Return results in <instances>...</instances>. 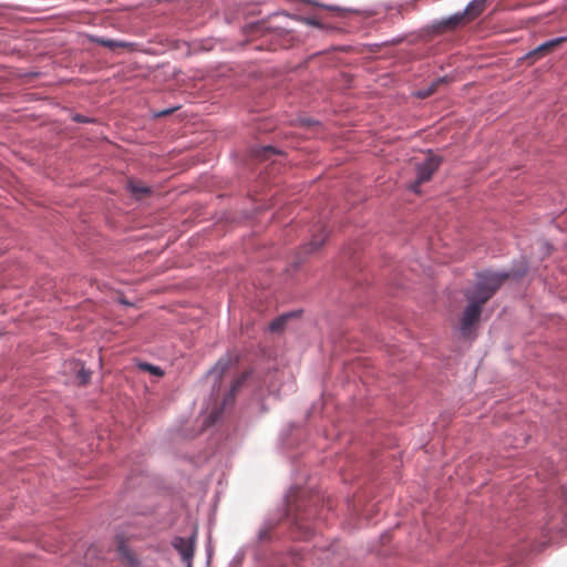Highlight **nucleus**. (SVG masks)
Wrapping results in <instances>:
<instances>
[{
  "label": "nucleus",
  "instance_id": "7",
  "mask_svg": "<svg viewBox=\"0 0 567 567\" xmlns=\"http://www.w3.org/2000/svg\"><path fill=\"white\" fill-rule=\"evenodd\" d=\"M231 364L230 358H220L215 367L208 372V379L214 380L215 382L220 380L225 372L229 369Z\"/></svg>",
  "mask_w": 567,
  "mask_h": 567
},
{
  "label": "nucleus",
  "instance_id": "23",
  "mask_svg": "<svg viewBox=\"0 0 567 567\" xmlns=\"http://www.w3.org/2000/svg\"><path fill=\"white\" fill-rule=\"evenodd\" d=\"M355 367H357V364H355V363H353V364H351V367H349V369L354 370V369H355Z\"/></svg>",
  "mask_w": 567,
  "mask_h": 567
},
{
  "label": "nucleus",
  "instance_id": "24",
  "mask_svg": "<svg viewBox=\"0 0 567 567\" xmlns=\"http://www.w3.org/2000/svg\"><path fill=\"white\" fill-rule=\"evenodd\" d=\"M186 566L185 567H193V563L192 561H188V564H185Z\"/></svg>",
  "mask_w": 567,
  "mask_h": 567
},
{
  "label": "nucleus",
  "instance_id": "6",
  "mask_svg": "<svg viewBox=\"0 0 567 567\" xmlns=\"http://www.w3.org/2000/svg\"><path fill=\"white\" fill-rule=\"evenodd\" d=\"M566 41H567L566 37H559V38L549 40V41L540 44L539 47H537L534 51H532L529 53V55L543 56V55L547 54L548 52L553 51L554 49L558 48Z\"/></svg>",
  "mask_w": 567,
  "mask_h": 567
},
{
  "label": "nucleus",
  "instance_id": "8",
  "mask_svg": "<svg viewBox=\"0 0 567 567\" xmlns=\"http://www.w3.org/2000/svg\"><path fill=\"white\" fill-rule=\"evenodd\" d=\"M487 0H473L465 10V14L470 17V19H474L478 17L486 8Z\"/></svg>",
  "mask_w": 567,
  "mask_h": 567
},
{
  "label": "nucleus",
  "instance_id": "15",
  "mask_svg": "<svg viewBox=\"0 0 567 567\" xmlns=\"http://www.w3.org/2000/svg\"><path fill=\"white\" fill-rule=\"evenodd\" d=\"M274 527H275L274 524H266L265 526H262L258 533L259 540L260 542L269 540Z\"/></svg>",
  "mask_w": 567,
  "mask_h": 567
},
{
  "label": "nucleus",
  "instance_id": "22",
  "mask_svg": "<svg viewBox=\"0 0 567 567\" xmlns=\"http://www.w3.org/2000/svg\"><path fill=\"white\" fill-rule=\"evenodd\" d=\"M172 111L171 110H167V111H164L161 113V115H166V114H169Z\"/></svg>",
  "mask_w": 567,
  "mask_h": 567
},
{
  "label": "nucleus",
  "instance_id": "9",
  "mask_svg": "<svg viewBox=\"0 0 567 567\" xmlns=\"http://www.w3.org/2000/svg\"><path fill=\"white\" fill-rule=\"evenodd\" d=\"M74 371L76 372V385L78 386L87 385V382L91 378V372L85 370L84 367L79 362L74 363Z\"/></svg>",
  "mask_w": 567,
  "mask_h": 567
},
{
  "label": "nucleus",
  "instance_id": "2",
  "mask_svg": "<svg viewBox=\"0 0 567 567\" xmlns=\"http://www.w3.org/2000/svg\"><path fill=\"white\" fill-rule=\"evenodd\" d=\"M235 392H209L205 399V408H203L199 415L200 430L205 431L214 425L221 416V414L234 404Z\"/></svg>",
  "mask_w": 567,
  "mask_h": 567
},
{
  "label": "nucleus",
  "instance_id": "19",
  "mask_svg": "<svg viewBox=\"0 0 567 567\" xmlns=\"http://www.w3.org/2000/svg\"><path fill=\"white\" fill-rule=\"evenodd\" d=\"M307 23L310 25H313V27H318V28L321 27V23L317 18H308Z\"/></svg>",
  "mask_w": 567,
  "mask_h": 567
},
{
  "label": "nucleus",
  "instance_id": "3",
  "mask_svg": "<svg viewBox=\"0 0 567 567\" xmlns=\"http://www.w3.org/2000/svg\"><path fill=\"white\" fill-rule=\"evenodd\" d=\"M441 161L439 157L434 155H429L426 158L416 166V179L414 183L410 185V189L414 193H420V186L429 182L434 174V172L439 168Z\"/></svg>",
  "mask_w": 567,
  "mask_h": 567
},
{
  "label": "nucleus",
  "instance_id": "21",
  "mask_svg": "<svg viewBox=\"0 0 567 567\" xmlns=\"http://www.w3.org/2000/svg\"><path fill=\"white\" fill-rule=\"evenodd\" d=\"M326 8L329 9V10H333V11H340V9L337 8V7H329V6H327Z\"/></svg>",
  "mask_w": 567,
  "mask_h": 567
},
{
  "label": "nucleus",
  "instance_id": "14",
  "mask_svg": "<svg viewBox=\"0 0 567 567\" xmlns=\"http://www.w3.org/2000/svg\"><path fill=\"white\" fill-rule=\"evenodd\" d=\"M255 156L261 159H267L279 152L272 146H264L254 151Z\"/></svg>",
  "mask_w": 567,
  "mask_h": 567
},
{
  "label": "nucleus",
  "instance_id": "5",
  "mask_svg": "<svg viewBox=\"0 0 567 567\" xmlns=\"http://www.w3.org/2000/svg\"><path fill=\"white\" fill-rule=\"evenodd\" d=\"M172 546L178 551L182 560L185 564H188V561L193 563V557H194V553H195L194 537L184 538V537L177 536L172 540Z\"/></svg>",
  "mask_w": 567,
  "mask_h": 567
},
{
  "label": "nucleus",
  "instance_id": "16",
  "mask_svg": "<svg viewBox=\"0 0 567 567\" xmlns=\"http://www.w3.org/2000/svg\"><path fill=\"white\" fill-rule=\"evenodd\" d=\"M130 187H131L132 193L135 194L136 196H143V195H146L150 193L148 187L143 186V185H137L133 182L130 184Z\"/></svg>",
  "mask_w": 567,
  "mask_h": 567
},
{
  "label": "nucleus",
  "instance_id": "1",
  "mask_svg": "<svg viewBox=\"0 0 567 567\" xmlns=\"http://www.w3.org/2000/svg\"><path fill=\"white\" fill-rule=\"evenodd\" d=\"M506 272H481L477 275V282L472 290L465 293L468 301L461 318V333L470 338L473 327L478 322L483 306L494 296L501 286L507 280Z\"/></svg>",
  "mask_w": 567,
  "mask_h": 567
},
{
  "label": "nucleus",
  "instance_id": "10",
  "mask_svg": "<svg viewBox=\"0 0 567 567\" xmlns=\"http://www.w3.org/2000/svg\"><path fill=\"white\" fill-rule=\"evenodd\" d=\"M327 237L328 233L326 231V229H322L320 234L315 235L312 240L306 246L307 251L310 252L318 250L323 245Z\"/></svg>",
  "mask_w": 567,
  "mask_h": 567
},
{
  "label": "nucleus",
  "instance_id": "18",
  "mask_svg": "<svg viewBox=\"0 0 567 567\" xmlns=\"http://www.w3.org/2000/svg\"><path fill=\"white\" fill-rule=\"evenodd\" d=\"M442 82H444V79H440V80H437V81L432 85V87H431V89H429V90H427V91H425V92H420V93H419V96H420V97H427V96H430V95L435 91V86H436L437 84L442 83Z\"/></svg>",
  "mask_w": 567,
  "mask_h": 567
},
{
  "label": "nucleus",
  "instance_id": "12",
  "mask_svg": "<svg viewBox=\"0 0 567 567\" xmlns=\"http://www.w3.org/2000/svg\"><path fill=\"white\" fill-rule=\"evenodd\" d=\"M118 553L121 555V557L132 567H135L138 565V560L137 558L135 557V555L130 550L127 549L125 546L121 545L118 547Z\"/></svg>",
  "mask_w": 567,
  "mask_h": 567
},
{
  "label": "nucleus",
  "instance_id": "11",
  "mask_svg": "<svg viewBox=\"0 0 567 567\" xmlns=\"http://www.w3.org/2000/svg\"><path fill=\"white\" fill-rule=\"evenodd\" d=\"M293 316V313L281 315L275 320H272L269 324V330L271 332H280L284 330L287 321Z\"/></svg>",
  "mask_w": 567,
  "mask_h": 567
},
{
  "label": "nucleus",
  "instance_id": "17",
  "mask_svg": "<svg viewBox=\"0 0 567 567\" xmlns=\"http://www.w3.org/2000/svg\"><path fill=\"white\" fill-rule=\"evenodd\" d=\"M100 44H102L105 48H115L122 45L121 43L114 41V40H106V39H100L97 40Z\"/></svg>",
  "mask_w": 567,
  "mask_h": 567
},
{
  "label": "nucleus",
  "instance_id": "20",
  "mask_svg": "<svg viewBox=\"0 0 567 567\" xmlns=\"http://www.w3.org/2000/svg\"><path fill=\"white\" fill-rule=\"evenodd\" d=\"M74 121H75V122H89V120H87V118H85V117H84V116H82V115H75V116H74Z\"/></svg>",
  "mask_w": 567,
  "mask_h": 567
},
{
  "label": "nucleus",
  "instance_id": "13",
  "mask_svg": "<svg viewBox=\"0 0 567 567\" xmlns=\"http://www.w3.org/2000/svg\"><path fill=\"white\" fill-rule=\"evenodd\" d=\"M137 368L142 371L151 373L156 378H162L164 375V371L159 367L153 365L151 363L142 362L137 364Z\"/></svg>",
  "mask_w": 567,
  "mask_h": 567
},
{
  "label": "nucleus",
  "instance_id": "4",
  "mask_svg": "<svg viewBox=\"0 0 567 567\" xmlns=\"http://www.w3.org/2000/svg\"><path fill=\"white\" fill-rule=\"evenodd\" d=\"M265 377L266 374L261 370L256 368L246 369L233 380L229 390H239L241 388H259L266 382Z\"/></svg>",
  "mask_w": 567,
  "mask_h": 567
}]
</instances>
